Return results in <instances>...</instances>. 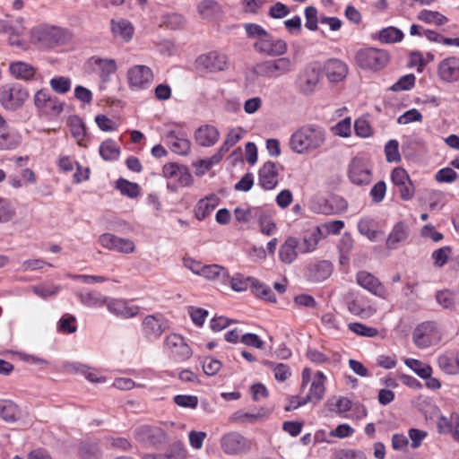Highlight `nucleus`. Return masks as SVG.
<instances>
[{
  "mask_svg": "<svg viewBox=\"0 0 459 459\" xmlns=\"http://www.w3.org/2000/svg\"><path fill=\"white\" fill-rule=\"evenodd\" d=\"M245 30L249 39H255L253 48L255 52L267 56H281L288 51L287 43L273 37L261 25L246 23Z\"/></svg>",
  "mask_w": 459,
  "mask_h": 459,
  "instance_id": "nucleus-1",
  "label": "nucleus"
},
{
  "mask_svg": "<svg viewBox=\"0 0 459 459\" xmlns=\"http://www.w3.org/2000/svg\"><path fill=\"white\" fill-rule=\"evenodd\" d=\"M70 31L63 27L42 23L33 27L30 32L32 45L41 50L52 49L65 45L71 40Z\"/></svg>",
  "mask_w": 459,
  "mask_h": 459,
  "instance_id": "nucleus-2",
  "label": "nucleus"
},
{
  "mask_svg": "<svg viewBox=\"0 0 459 459\" xmlns=\"http://www.w3.org/2000/svg\"><path fill=\"white\" fill-rule=\"evenodd\" d=\"M325 142V131L316 125H306L296 130L290 138V148L302 154L319 149Z\"/></svg>",
  "mask_w": 459,
  "mask_h": 459,
  "instance_id": "nucleus-3",
  "label": "nucleus"
},
{
  "mask_svg": "<svg viewBox=\"0 0 459 459\" xmlns=\"http://www.w3.org/2000/svg\"><path fill=\"white\" fill-rule=\"evenodd\" d=\"M294 65L295 64L290 58L281 56L279 58L257 63L254 66L253 72L260 77L275 79L290 74L294 70Z\"/></svg>",
  "mask_w": 459,
  "mask_h": 459,
  "instance_id": "nucleus-4",
  "label": "nucleus"
},
{
  "mask_svg": "<svg viewBox=\"0 0 459 459\" xmlns=\"http://www.w3.org/2000/svg\"><path fill=\"white\" fill-rule=\"evenodd\" d=\"M321 78L322 70L320 65L310 63L299 73L295 84L301 94L311 96L319 88Z\"/></svg>",
  "mask_w": 459,
  "mask_h": 459,
  "instance_id": "nucleus-5",
  "label": "nucleus"
},
{
  "mask_svg": "<svg viewBox=\"0 0 459 459\" xmlns=\"http://www.w3.org/2000/svg\"><path fill=\"white\" fill-rule=\"evenodd\" d=\"M356 63L362 69L379 71L389 62V54L382 49L367 48L357 52Z\"/></svg>",
  "mask_w": 459,
  "mask_h": 459,
  "instance_id": "nucleus-6",
  "label": "nucleus"
},
{
  "mask_svg": "<svg viewBox=\"0 0 459 459\" xmlns=\"http://www.w3.org/2000/svg\"><path fill=\"white\" fill-rule=\"evenodd\" d=\"M134 437L137 442L147 447L160 448L168 441V434L160 427L143 425L136 428Z\"/></svg>",
  "mask_w": 459,
  "mask_h": 459,
  "instance_id": "nucleus-7",
  "label": "nucleus"
},
{
  "mask_svg": "<svg viewBox=\"0 0 459 459\" xmlns=\"http://www.w3.org/2000/svg\"><path fill=\"white\" fill-rule=\"evenodd\" d=\"M28 97V91L18 82L4 85L0 89V103L6 109L14 110L22 107Z\"/></svg>",
  "mask_w": 459,
  "mask_h": 459,
  "instance_id": "nucleus-8",
  "label": "nucleus"
},
{
  "mask_svg": "<svg viewBox=\"0 0 459 459\" xmlns=\"http://www.w3.org/2000/svg\"><path fill=\"white\" fill-rule=\"evenodd\" d=\"M162 174L166 178L175 179L177 185L168 183L167 187L176 192L178 186H188L193 182L192 175L186 166L176 162L167 163L162 168Z\"/></svg>",
  "mask_w": 459,
  "mask_h": 459,
  "instance_id": "nucleus-9",
  "label": "nucleus"
},
{
  "mask_svg": "<svg viewBox=\"0 0 459 459\" xmlns=\"http://www.w3.org/2000/svg\"><path fill=\"white\" fill-rule=\"evenodd\" d=\"M164 349L171 359L183 362L192 356V349L185 339L177 333L168 335L164 340Z\"/></svg>",
  "mask_w": 459,
  "mask_h": 459,
  "instance_id": "nucleus-10",
  "label": "nucleus"
},
{
  "mask_svg": "<svg viewBox=\"0 0 459 459\" xmlns=\"http://www.w3.org/2000/svg\"><path fill=\"white\" fill-rule=\"evenodd\" d=\"M221 446L226 455H238L249 452L251 442L238 432H230L221 437Z\"/></svg>",
  "mask_w": 459,
  "mask_h": 459,
  "instance_id": "nucleus-11",
  "label": "nucleus"
},
{
  "mask_svg": "<svg viewBox=\"0 0 459 459\" xmlns=\"http://www.w3.org/2000/svg\"><path fill=\"white\" fill-rule=\"evenodd\" d=\"M34 105L46 116L57 117L64 108V103L52 98L47 90H39L34 95Z\"/></svg>",
  "mask_w": 459,
  "mask_h": 459,
  "instance_id": "nucleus-12",
  "label": "nucleus"
},
{
  "mask_svg": "<svg viewBox=\"0 0 459 459\" xmlns=\"http://www.w3.org/2000/svg\"><path fill=\"white\" fill-rule=\"evenodd\" d=\"M168 328V321L159 314L146 316L142 323L143 334L150 342L159 339Z\"/></svg>",
  "mask_w": 459,
  "mask_h": 459,
  "instance_id": "nucleus-13",
  "label": "nucleus"
},
{
  "mask_svg": "<svg viewBox=\"0 0 459 459\" xmlns=\"http://www.w3.org/2000/svg\"><path fill=\"white\" fill-rule=\"evenodd\" d=\"M348 177L355 185H368L371 182L372 173L367 160L359 157L353 158L349 164Z\"/></svg>",
  "mask_w": 459,
  "mask_h": 459,
  "instance_id": "nucleus-14",
  "label": "nucleus"
},
{
  "mask_svg": "<svg viewBox=\"0 0 459 459\" xmlns=\"http://www.w3.org/2000/svg\"><path fill=\"white\" fill-rule=\"evenodd\" d=\"M198 68L206 72L215 73L223 71L228 65V57L224 54L212 51L204 55H201L196 59Z\"/></svg>",
  "mask_w": 459,
  "mask_h": 459,
  "instance_id": "nucleus-15",
  "label": "nucleus"
},
{
  "mask_svg": "<svg viewBox=\"0 0 459 459\" xmlns=\"http://www.w3.org/2000/svg\"><path fill=\"white\" fill-rule=\"evenodd\" d=\"M127 79L131 88L145 89L153 80V74L146 65H134L127 72Z\"/></svg>",
  "mask_w": 459,
  "mask_h": 459,
  "instance_id": "nucleus-16",
  "label": "nucleus"
},
{
  "mask_svg": "<svg viewBox=\"0 0 459 459\" xmlns=\"http://www.w3.org/2000/svg\"><path fill=\"white\" fill-rule=\"evenodd\" d=\"M165 142L171 152L178 155H187L191 150V142L183 131L170 130L165 134Z\"/></svg>",
  "mask_w": 459,
  "mask_h": 459,
  "instance_id": "nucleus-17",
  "label": "nucleus"
},
{
  "mask_svg": "<svg viewBox=\"0 0 459 459\" xmlns=\"http://www.w3.org/2000/svg\"><path fill=\"white\" fill-rule=\"evenodd\" d=\"M357 283L372 294L385 299L386 290L381 281L367 271H359L356 275Z\"/></svg>",
  "mask_w": 459,
  "mask_h": 459,
  "instance_id": "nucleus-18",
  "label": "nucleus"
},
{
  "mask_svg": "<svg viewBox=\"0 0 459 459\" xmlns=\"http://www.w3.org/2000/svg\"><path fill=\"white\" fill-rule=\"evenodd\" d=\"M278 166L273 161H266L258 172L259 185L265 190L273 189L278 184Z\"/></svg>",
  "mask_w": 459,
  "mask_h": 459,
  "instance_id": "nucleus-19",
  "label": "nucleus"
},
{
  "mask_svg": "<svg viewBox=\"0 0 459 459\" xmlns=\"http://www.w3.org/2000/svg\"><path fill=\"white\" fill-rule=\"evenodd\" d=\"M410 235V229L403 221H399L394 224L391 232L389 233L385 246L388 249H397L400 244L404 243Z\"/></svg>",
  "mask_w": 459,
  "mask_h": 459,
  "instance_id": "nucleus-20",
  "label": "nucleus"
},
{
  "mask_svg": "<svg viewBox=\"0 0 459 459\" xmlns=\"http://www.w3.org/2000/svg\"><path fill=\"white\" fill-rule=\"evenodd\" d=\"M438 74L446 82H455L459 79V58L448 57L443 60L438 67Z\"/></svg>",
  "mask_w": 459,
  "mask_h": 459,
  "instance_id": "nucleus-21",
  "label": "nucleus"
},
{
  "mask_svg": "<svg viewBox=\"0 0 459 459\" xmlns=\"http://www.w3.org/2000/svg\"><path fill=\"white\" fill-rule=\"evenodd\" d=\"M219 135L217 128L209 125L200 126L195 134L196 143L204 147L214 145L219 139Z\"/></svg>",
  "mask_w": 459,
  "mask_h": 459,
  "instance_id": "nucleus-22",
  "label": "nucleus"
},
{
  "mask_svg": "<svg viewBox=\"0 0 459 459\" xmlns=\"http://www.w3.org/2000/svg\"><path fill=\"white\" fill-rule=\"evenodd\" d=\"M333 272V265L329 261H319L307 267V277L313 281H322L327 279Z\"/></svg>",
  "mask_w": 459,
  "mask_h": 459,
  "instance_id": "nucleus-23",
  "label": "nucleus"
},
{
  "mask_svg": "<svg viewBox=\"0 0 459 459\" xmlns=\"http://www.w3.org/2000/svg\"><path fill=\"white\" fill-rule=\"evenodd\" d=\"M325 385L318 380H313L308 394L306 397L302 398L301 402H298L293 406L286 405L284 410L286 411H290L293 409H297V408L306 404L308 401H311V402L315 401L317 403L323 399V397L325 395Z\"/></svg>",
  "mask_w": 459,
  "mask_h": 459,
  "instance_id": "nucleus-24",
  "label": "nucleus"
},
{
  "mask_svg": "<svg viewBox=\"0 0 459 459\" xmlns=\"http://www.w3.org/2000/svg\"><path fill=\"white\" fill-rule=\"evenodd\" d=\"M108 309L110 313L123 318H131L139 313L137 306H128V304L121 299H112L108 303Z\"/></svg>",
  "mask_w": 459,
  "mask_h": 459,
  "instance_id": "nucleus-25",
  "label": "nucleus"
},
{
  "mask_svg": "<svg viewBox=\"0 0 459 459\" xmlns=\"http://www.w3.org/2000/svg\"><path fill=\"white\" fill-rule=\"evenodd\" d=\"M90 63L100 74L103 82L109 80V76L117 71V65L114 59H103L99 56H92Z\"/></svg>",
  "mask_w": 459,
  "mask_h": 459,
  "instance_id": "nucleus-26",
  "label": "nucleus"
},
{
  "mask_svg": "<svg viewBox=\"0 0 459 459\" xmlns=\"http://www.w3.org/2000/svg\"><path fill=\"white\" fill-rule=\"evenodd\" d=\"M325 74L330 82H339L346 77L348 67L343 62L332 59L325 65Z\"/></svg>",
  "mask_w": 459,
  "mask_h": 459,
  "instance_id": "nucleus-27",
  "label": "nucleus"
},
{
  "mask_svg": "<svg viewBox=\"0 0 459 459\" xmlns=\"http://www.w3.org/2000/svg\"><path fill=\"white\" fill-rule=\"evenodd\" d=\"M322 238H324V234L320 231L319 228L315 227L306 230L303 233L302 243L299 244L300 252L309 253L314 251Z\"/></svg>",
  "mask_w": 459,
  "mask_h": 459,
  "instance_id": "nucleus-28",
  "label": "nucleus"
},
{
  "mask_svg": "<svg viewBox=\"0 0 459 459\" xmlns=\"http://www.w3.org/2000/svg\"><path fill=\"white\" fill-rule=\"evenodd\" d=\"M299 247V240L294 237H289L280 247L279 256L281 261L285 264H291L297 258V248Z\"/></svg>",
  "mask_w": 459,
  "mask_h": 459,
  "instance_id": "nucleus-29",
  "label": "nucleus"
},
{
  "mask_svg": "<svg viewBox=\"0 0 459 459\" xmlns=\"http://www.w3.org/2000/svg\"><path fill=\"white\" fill-rule=\"evenodd\" d=\"M269 414L270 411L265 408H260L254 412H245L243 411H238L231 415L230 420L232 421L239 423H254L267 418Z\"/></svg>",
  "mask_w": 459,
  "mask_h": 459,
  "instance_id": "nucleus-30",
  "label": "nucleus"
},
{
  "mask_svg": "<svg viewBox=\"0 0 459 459\" xmlns=\"http://www.w3.org/2000/svg\"><path fill=\"white\" fill-rule=\"evenodd\" d=\"M437 363L439 368L447 374L459 373V350L441 355Z\"/></svg>",
  "mask_w": 459,
  "mask_h": 459,
  "instance_id": "nucleus-31",
  "label": "nucleus"
},
{
  "mask_svg": "<svg viewBox=\"0 0 459 459\" xmlns=\"http://www.w3.org/2000/svg\"><path fill=\"white\" fill-rule=\"evenodd\" d=\"M196 8L200 17L207 21H212L221 13V8L215 0H203Z\"/></svg>",
  "mask_w": 459,
  "mask_h": 459,
  "instance_id": "nucleus-32",
  "label": "nucleus"
},
{
  "mask_svg": "<svg viewBox=\"0 0 459 459\" xmlns=\"http://www.w3.org/2000/svg\"><path fill=\"white\" fill-rule=\"evenodd\" d=\"M11 74L17 79L30 81L36 74V69L31 65L25 62H14L9 66Z\"/></svg>",
  "mask_w": 459,
  "mask_h": 459,
  "instance_id": "nucleus-33",
  "label": "nucleus"
},
{
  "mask_svg": "<svg viewBox=\"0 0 459 459\" xmlns=\"http://www.w3.org/2000/svg\"><path fill=\"white\" fill-rule=\"evenodd\" d=\"M111 30L115 37L120 38L125 41L130 40L134 33L132 24L125 19L112 20Z\"/></svg>",
  "mask_w": 459,
  "mask_h": 459,
  "instance_id": "nucleus-34",
  "label": "nucleus"
},
{
  "mask_svg": "<svg viewBox=\"0 0 459 459\" xmlns=\"http://www.w3.org/2000/svg\"><path fill=\"white\" fill-rule=\"evenodd\" d=\"M162 454L164 459H186L188 455L187 449L181 440L171 442Z\"/></svg>",
  "mask_w": 459,
  "mask_h": 459,
  "instance_id": "nucleus-35",
  "label": "nucleus"
},
{
  "mask_svg": "<svg viewBox=\"0 0 459 459\" xmlns=\"http://www.w3.org/2000/svg\"><path fill=\"white\" fill-rule=\"evenodd\" d=\"M100 154L105 160H116L120 155V148L114 140L108 139L101 143L100 146Z\"/></svg>",
  "mask_w": 459,
  "mask_h": 459,
  "instance_id": "nucleus-36",
  "label": "nucleus"
},
{
  "mask_svg": "<svg viewBox=\"0 0 459 459\" xmlns=\"http://www.w3.org/2000/svg\"><path fill=\"white\" fill-rule=\"evenodd\" d=\"M18 406L11 401H0V417L6 422H15L19 419Z\"/></svg>",
  "mask_w": 459,
  "mask_h": 459,
  "instance_id": "nucleus-37",
  "label": "nucleus"
},
{
  "mask_svg": "<svg viewBox=\"0 0 459 459\" xmlns=\"http://www.w3.org/2000/svg\"><path fill=\"white\" fill-rule=\"evenodd\" d=\"M251 290L257 298L269 302H276V298L271 288L257 279L254 278L251 284Z\"/></svg>",
  "mask_w": 459,
  "mask_h": 459,
  "instance_id": "nucleus-38",
  "label": "nucleus"
},
{
  "mask_svg": "<svg viewBox=\"0 0 459 459\" xmlns=\"http://www.w3.org/2000/svg\"><path fill=\"white\" fill-rule=\"evenodd\" d=\"M216 198L207 197L198 202L195 207V217L198 221L204 220L216 207Z\"/></svg>",
  "mask_w": 459,
  "mask_h": 459,
  "instance_id": "nucleus-39",
  "label": "nucleus"
},
{
  "mask_svg": "<svg viewBox=\"0 0 459 459\" xmlns=\"http://www.w3.org/2000/svg\"><path fill=\"white\" fill-rule=\"evenodd\" d=\"M116 188L118 189L123 195H126L129 198H135L140 195L139 185L124 178H119L117 180Z\"/></svg>",
  "mask_w": 459,
  "mask_h": 459,
  "instance_id": "nucleus-40",
  "label": "nucleus"
},
{
  "mask_svg": "<svg viewBox=\"0 0 459 459\" xmlns=\"http://www.w3.org/2000/svg\"><path fill=\"white\" fill-rule=\"evenodd\" d=\"M78 297L81 302L87 307H98L107 303V297L101 295L100 292H80Z\"/></svg>",
  "mask_w": 459,
  "mask_h": 459,
  "instance_id": "nucleus-41",
  "label": "nucleus"
},
{
  "mask_svg": "<svg viewBox=\"0 0 459 459\" xmlns=\"http://www.w3.org/2000/svg\"><path fill=\"white\" fill-rule=\"evenodd\" d=\"M403 39V33L395 27H388L379 31L378 39L382 43L391 44L399 42Z\"/></svg>",
  "mask_w": 459,
  "mask_h": 459,
  "instance_id": "nucleus-42",
  "label": "nucleus"
},
{
  "mask_svg": "<svg viewBox=\"0 0 459 459\" xmlns=\"http://www.w3.org/2000/svg\"><path fill=\"white\" fill-rule=\"evenodd\" d=\"M262 210L259 207H251L247 209L236 208L234 215L238 222L247 223L252 219L259 217Z\"/></svg>",
  "mask_w": 459,
  "mask_h": 459,
  "instance_id": "nucleus-43",
  "label": "nucleus"
},
{
  "mask_svg": "<svg viewBox=\"0 0 459 459\" xmlns=\"http://www.w3.org/2000/svg\"><path fill=\"white\" fill-rule=\"evenodd\" d=\"M68 125L73 136L80 143L83 140L86 134V127L82 120L76 116L69 118Z\"/></svg>",
  "mask_w": 459,
  "mask_h": 459,
  "instance_id": "nucleus-44",
  "label": "nucleus"
},
{
  "mask_svg": "<svg viewBox=\"0 0 459 459\" xmlns=\"http://www.w3.org/2000/svg\"><path fill=\"white\" fill-rule=\"evenodd\" d=\"M404 363L407 367L412 369L419 377L429 379L430 378V367H423L421 361L415 359H405Z\"/></svg>",
  "mask_w": 459,
  "mask_h": 459,
  "instance_id": "nucleus-45",
  "label": "nucleus"
},
{
  "mask_svg": "<svg viewBox=\"0 0 459 459\" xmlns=\"http://www.w3.org/2000/svg\"><path fill=\"white\" fill-rule=\"evenodd\" d=\"M226 274L227 270L218 264L203 265L202 272L200 273L201 276L208 280H215L220 278L221 275L225 276Z\"/></svg>",
  "mask_w": 459,
  "mask_h": 459,
  "instance_id": "nucleus-46",
  "label": "nucleus"
},
{
  "mask_svg": "<svg viewBox=\"0 0 459 459\" xmlns=\"http://www.w3.org/2000/svg\"><path fill=\"white\" fill-rule=\"evenodd\" d=\"M184 23V16L178 13H166L161 16V25L171 30L179 29Z\"/></svg>",
  "mask_w": 459,
  "mask_h": 459,
  "instance_id": "nucleus-47",
  "label": "nucleus"
},
{
  "mask_svg": "<svg viewBox=\"0 0 459 459\" xmlns=\"http://www.w3.org/2000/svg\"><path fill=\"white\" fill-rule=\"evenodd\" d=\"M265 365L270 367L274 372V377L280 382L285 381L290 376V368L283 363H274L273 361H266Z\"/></svg>",
  "mask_w": 459,
  "mask_h": 459,
  "instance_id": "nucleus-48",
  "label": "nucleus"
},
{
  "mask_svg": "<svg viewBox=\"0 0 459 459\" xmlns=\"http://www.w3.org/2000/svg\"><path fill=\"white\" fill-rule=\"evenodd\" d=\"M348 328L359 336L375 337L378 333L377 328L367 326L361 323H350Z\"/></svg>",
  "mask_w": 459,
  "mask_h": 459,
  "instance_id": "nucleus-49",
  "label": "nucleus"
},
{
  "mask_svg": "<svg viewBox=\"0 0 459 459\" xmlns=\"http://www.w3.org/2000/svg\"><path fill=\"white\" fill-rule=\"evenodd\" d=\"M49 83L53 91L59 94H65L71 89V80L68 77L52 78Z\"/></svg>",
  "mask_w": 459,
  "mask_h": 459,
  "instance_id": "nucleus-50",
  "label": "nucleus"
},
{
  "mask_svg": "<svg viewBox=\"0 0 459 459\" xmlns=\"http://www.w3.org/2000/svg\"><path fill=\"white\" fill-rule=\"evenodd\" d=\"M254 277H244L241 274L233 276L230 280V287L235 291H245L251 287Z\"/></svg>",
  "mask_w": 459,
  "mask_h": 459,
  "instance_id": "nucleus-51",
  "label": "nucleus"
},
{
  "mask_svg": "<svg viewBox=\"0 0 459 459\" xmlns=\"http://www.w3.org/2000/svg\"><path fill=\"white\" fill-rule=\"evenodd\" d=\"M415 84V76L412 74L402 76L395 83H394L390 90L392 91H409Z\"/></svg>",
  "mask_w": 459,
  "mask_h": 459,
  "instance_id": "nucleus-52",
  "label": "nucleus"
},
{
  "mask_svg": "<svg viewBox=\"0 0 459 459\" xmlns=\"http://www.w3.org/2000/svg\"><path fill=\"white\" fill-rule=\"evenodd\" d=\"M80 453L82 459H100L101 457V451L96 443L82 445Z\"/></svg>",
  "mask_w": 459,
  "mask_h": 459,
  "instance_id": "nucleus-53",
  "label": "nucleus"
},
{
  "mask_svg": "<svg viewBox=\"0 0 459 459\" xmlns=\"http://www.w3.org/2000/svg\"><path fill=\"white\" fill-rule=\"evenodd\" d=\"M385 154L388 162H397L401 160L399 143L396 140H390L385 146Z\"/></svg>",
  "mask_w": 459,
  "mask_h": 459,
  "instance_id": "nucleus-54",
  "label": "nucleus"
},
{
  "mask_svg": "<svg viewBox=\"0 0 459 459\" xmlns=\"http://www.w3.org/2000/svg\"><path fill=\"white\" fill-rule=\"evenodd\" d=\"M316 227L320 229L321 232H323L325 238L330 234H338L343 229L344 222L342 221L337 220L323 223Z\"/></svg>",
  "mask_w": 459,
  "mask_h": 459,
  "instance_id": "nucleus-55",
  "label": "nucleus"
},
{
  "mask_svg": "<svg viewBox=\"0 0 459 459\" xmlns=\"http://www.w3.org/2000/svg\"><path fill=\"white\" fill-rule=\"evenodd\" d=\"M451 253L452 248L449 246H446L435 250L432 252V259H434V264L437 266H443L446 264Z\"/></svg>",
  "mask_w": 459,
  "mask_h": 459,
  "instance_id": "nucleus-56",
  "label": "nucleus"
},
{
  "mask_svg": "<svg viewBox=\"0 0 459 459\" xmlns=\"http://www.w3.org/2000/svg\"><path fill=\"white\" fill-rule=\"evenodd\" d=\"M436 299L444 308H451L455 305V295L448 290L437 291L436 294Z\"/></svg>",
  "mask_w": 459,
  "mask_h": 459,
  "instance_id": "nucleus-57",
  "label": "nucleus"
},
{
  "mask_svg": "<svg viewBox=\"0 0 459 459\" xmlns=\"http://www.w3.org/2000/svg\"><path fill=\"white\" fill-rule=\"evenodd\" d=\"M332 131L335 135H339L341 137L350 136L351 132V118L346 117L338 122L333 127H332Z\"/></svg>",
  "mask_w": 459,
  "mask_h": 459,
  "instance_id": "nucleus-58",
  "label": "nucleus"
},
{
  "mask_svg": "<svg viewBox=\"0 0 459 459\" xmlns=\"http://www.w3.org/2000/svg\"><path fill=\"white\" fill-rule=\"evenodd\" d=\"M305 17H306V28L309 30H317V22L319 19H317V10L314 6H307L305 9Z\"/></svg>",
  "mask_w": 459,
  "mask_h": 459,
  "instance_id": "nucleus-59",
  "label": "nucleus"
},
{
  "mask_svg": "<svg viewBox=\"0 0 459 459\" xmlns=\"http://www.w3.org/2000/svg\"><path fill=\"white\" fill-rule=\"evenodd\" d=\"M221 362L211 357H206L203 361L204 372L208 376L216 375L221 368Z\"/></svg>",
  "mask_w": 459,
  "mask_h": 459,
  "instance_id": "nucleus-60",
  "label": "nucleus"
},
{
  "mask_svg": "<svg viewBox=\"0 0 459 459\" xmlns=\"http://www.w3.org/2000/svg\"><path fill=\"white\" fill-rule=\"evenodd\" d=\"M258 221L261 231L265 235H271L275 229V223L273 221L271 216L262 211Z\"/></svg>",
  "mask_w": 459,
  "mask_h": 459,
  "instance_id": "nucleus-61",
  "label": "nucleus"
},
{
  "mask_svg": "<svg viewBox=\"0 0 459 459\" xmlns=\"http://www.w3.org/2000/svg\"><path fill=\"white\" fill-rule=\"evenodd\" d=\"M456 178L457 173L449 167L439 169L435 175V179L439 183H451Z\"/></svg>",
  "mask_w": 459,
  "mask_h": 459,
  "instance_id": "nucleus-62",
  "label": "nucleus"
},
{
  "mask_svg": "<svg viewBox=\"0 0 459 459\" xmlns=\"http://www.w3.org/2000/svg\"><path fill=\"white\" fill-rule=\"evenodd\" d=\"M177 405L186 408H195L198 404V398L195 395L178 394L174 397Z\"/></svg>",
  "mask_w": 459,
  "mask_h": 459,
  "instance_id": "nucleus-63",
  "label": "nucleus"
},
{
  "mask_svg": "<svg viewBox=\"0 0 459 459\" xmlns=\"http://www.w3.org/2000/svg\"><path fill=\"white\" fill-rule=\"evenodd\" d=\"M386 193V185L384 181L376 183L370 190V196L374 203H380L383 201Z\"/></svg>",
  "mask_w": 459,
  "mask_h": 459,
  "instance_id": "nucleus-64",
  "label": "nucleus"
}]
</instances>
